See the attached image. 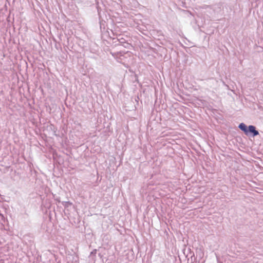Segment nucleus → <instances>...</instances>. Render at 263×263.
Returning a JSON list of instances; mask_svg holds the SVG:
<instances>
[{
  "label": "nucleus",
  "mask_w": 263,
  "mask_h": 263,
  "mask_svg": "<svg viewBox=\"0 0 263 263\" xmlns=\"http://www.w3.org/2000/svg\"><path fill=\"white\" fill-rule=\"evenodd\" d=\"M194 256V253L193 252H190L189 254H187L186 255V257L187 258L188 262L190 261L189 257L191 258V263L193 262Z\"/></svg>",
  "instance_id": "obj_3"
},
{
  "label": "nucleus",
  "mask_w": 263,
  "mask_h": 263,
  "mask_svg": "<svg viewBox=\"0 0 263 263\" xmlns=\"http://www.w3.org/2000/svg\"><path fill=\"white\" fill-rule=\"evenodd\" d=\"M188 251H191V249H188L187 250Z\"/></svg>",
  "instance_id": "obj_5"
},
{
  "label": "nucleus",
  "mask_w": 263,
  "mask_h": 263,
  "mask_svg": "<svg viewBox=\"0 0 263 263\" xmlns=\"http://www.w3.org/2000/svg\"><path fill=\"white\" fill-rule=\"evenodd\" d=\"M0 215L2 217H4V216L3 214H0Z\"/></svg>",
  "instance_id": "obj_4"
},
{
  "label": "nucleus",
  "mask_w": 263,
  "mask_h": 263,
  "mask_svg": "<svg viewBox=\"0 0 263 263\" xmlns=\"http://www.w3.org/2000/svg\"><path fill=\"white\" fill-rule=\"evenodd\" d=\"M238 128L248 136L254 137L259 135L258 131L254 125H250L247 126L244 123H241L239 124Z\"/></svg>",
  "instance_id": "obj_1"
},
{
  "label": "nucleus",
  "mask_w": 263,
  "mask_h": 263,
  "mask_svg": "<svg viewBox=\"0 0 263 263\" xmlns=\"http://www.w3.org/2000/svg\"><path fill=\"white\" fill-rule=\"evenodd\" d=\"M118 41H119V43L124 46L125 48H128L130 46V44L128 43L126 40L124 39L122 37H121L120 36H119L118 37Z\"/></svg>",
  "instance_id": "obj_2"
},
{
  "label": "nucleus",
  "mask_w": 263,
  "mask_h": 263,
  "mask_svg": "<svg viewBox=\"0 0 263 263\" xmlns=\"http://www.w3.org/2000/svg\"><path fill=\"white\" fill-rule=\"evenodd\" d=\"M95 253V252H91V254Z\"/></svg>",
  "instance_id": "obj_7"
},
{
  "label": "nucleus",
  "mask_w": 263,
  "mask_h": 263,
  "mask_svg": "<svg viewBox=\"0 0 263 263\" xmlns=\"http://www.w3.org/2000/svg\"><path fill=\"white\" fill-rule=\"evenodd\" d=\"M95 253V252H91V254Z\"/></svg>",
  "instance_id": "obj_6"
}]
</instances>
